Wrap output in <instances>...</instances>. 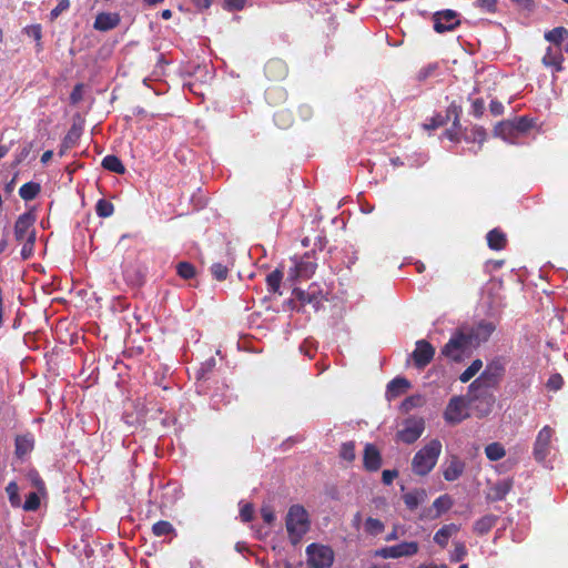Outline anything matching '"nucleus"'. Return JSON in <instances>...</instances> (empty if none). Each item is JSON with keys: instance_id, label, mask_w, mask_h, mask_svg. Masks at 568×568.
I'll return each mask as SVG.
<instances>
[{"instance_id": "nucleus-1", "label": "nucleus", "mask_w": 568, "mask_h": 568, "mask_svg": "<svg viewBox=\"0 0 568 568\" xmlns=\"http://www.w3.org/2000/svg\"><path fill=\"white\" fill-rule=\"evenodd\" d=\"M34 222L36 216L32 213L27 212L21 214L14 223V239L17 242L23 244L21 248L22 260H29L33 255L36 244Z\"/></svg>"}, {"instance_id": "nucleus-2", "label": "nucleus", "mask_w": 568, "mask_h": 568, "mask_svg": "<svg viewBox=\"0 0 568 568\" xmlns=\"http://www.w3.org/2000/svg\"><path fill=\"white\" fill-rule=\"evenodd\" d=\"M442 453L439 439L429 440L424 447L416 452L412 459V471L420 477L428 475L436 466Z\"/></svg>"}, {"instance_id": "nucleus-3", "label": "nucleus", "mask_w": 568, "mask_h": 568, "mask_svg": "<svg viewBox=\"0 0 568 568\" xmlns=\"http://www.w3.org/2000/svg\"><path fill=\"white\" fill-rule=\"evenodd\" d=\"M286 530L293 545L301 541L310 529V519L306 509L301 505L290 507L286 515Z\"/></svg>"}, {"instance_id": "nucleus-4", "label": "nucleus", "mask_w": 568, "mask_h": 568, "mask_svg": "<svg viewBox=\"0 0 568 568\" xmlns=\"http://www.w3.org/2000/svg\"><path fill=\"white\" fill-rule=\"evenodd\" d=\"M467 400L478 418L488 416L496 403L494 392L484 388L470 389L468 387Z\"/></svg>"}, {"instance_id": "nucleus-5", "label": "nucleus", "mask_w": 568, "mask_h": 568, "mask_svg": "<svg viewBox=\"0 0 568 568\" xmlns=\"http://www.w3.org/2000/svg\"><path fill=\"white\" fill-rule=\"evenodd\" d=\"M505 374V367L499 361H494L487 364L484 372L477 377L470 385V389L478 387L494 392L496 389Z\"/></svg>"}, {"instance_id": "nucleus-6", "label": "nucleus", "mask_w": 568, "mask_h": 568, "mask_svg": "<svg viewBox=\"0 0 568 568\" xmlns=\"http://www.w3.org/2000/svg\"><path fill=\"white\" fill-rule=\"evenodd\" d=\"M306 557L311 568H331L335 554L329 546L313 542L306 547Z\"/></svg>"}, {"instance_id": "nucleus-7", "label": "nucleus", "mask_w": 568, "mask_h": 568, "mask_svg": "<svg viewBox=\"0 0 568 568\" xmlns=\"http://www.w3.org/2000/svg\"><path fill=\"white\" fill-rule=\"evenodd\" d=\"M469 339L464 331L456 332L442 348V354L455 362H459L464 352L470 347Z\"/></svg>"}, {"instance_id": "nucleus-8", "label": "nucleus", "mask_w": 568, "mask_h": 568, "mask_svg": "<svg viewBox=\"0 0 568 568\" xmlns=\"http://www.w3.org/2000/svg\"><path fill=\"white\" fill-rule=\"evenodd\" d=\"M468 406V400L464 396L452 397L444 412L445 420L453 425L462 423L469 416L467 413Z\"/></svg>"}, {"instance_id": "nucleus-9", "label": "nucleus", "mask_w": 568, "mask_h": 568, "mask_svg": "<svg viewBox=\"0 0 568 568\" xmlns=\"http://www.w3.org/2000/svg\"><path fill=\"white\" fill-rule=\"evenodd\" d=\"M294 300L301 303V307L311 305L314 312H317L323 304L324 296L316 284H311L307 290L295 287L293 290Z\"/></svg>"}, {"instance_id": "nucleus-10", "label": "nucleus", "mask_w": 568, "mask_h": 568, "mask_svg": "<svg viewBox=\"0 0 568 568\" xmlns=\"http://www.w3.org/2000/svg\"><path fill=\"white\" fill-rule=\"evenodd\" d=\"M423 418L409 417L404 422L403 428L397 432V439L405 444L415 443L424 433Z\"/></svg>"}, {"instance_id": "nucleus-11", "label": "nucleus", "mask_w": 568, "mask_h": 568, "mask_svg": "<svg viewBox=\"0 0 568 568\" xmlns=\"http://www.w3.org/2000/svg\"><path fill=\"white\" fill-rule=\"evenodd\" d=\"M293 263L294 265L288 272V277L291 280H307L315 273L317 267L314 257L310 254H304L300 258H294Z\"/></svg>"}, {"instance_id": "nucleus-12", "label": "nucleus", "mask_w": 568, "mask_h": 568, "mask_svg": "<svg viewBox=\"0 0 568 568\" xmlns=\"http://www.w3.org/2000/svg\"><path fill=\"white\" fill-rule=\"evenodd\" d=\"M415 345L410 357L416 368L424 369L433 361L435 347L426 339H418Z\"/></svg>"}, {"instance_id": "nucleus-13", "label": "nucleus", "mask_w": 568, "mask_h": 568, "mask_svg": "<svg viewBox=\"0 0 568 568\" xmlns=\"http://www.w3.org/2000/svg\"><path fill=\"white\" fill-rule=\"evenodd\" d=\"M419 545L416 541H403L400 544L384 547L377 551V555L387 558L410 557L418 552Z\"/></svg>"}, {"instance_id": "nucleus-14", "label": "nucleus", "mask_w": 568, "mask_h": 568, "mask_svg": "<svg viewBox=\"0 0 568 568\" xmlns=\"http://www.w3.org/2000/svg\"><path fill=\"white\" fill-rule=\"evenodd\" d=\"M554 430L549 426L542 427L534 444V457L537 462H544L550 453V443Z\"/></svg>"}, {"instance_id": "nucleus-15", "label": "nucleus", "mask_w": 568, "mask_h": 568, "mask_svg": "<svg viewBox=\"0 0 568 568\" xmlns=\"http://www.w3.org/2000/svg\"><path fill=\"white\" fill-rule=\"evenodd\" d=\"M496 326L494 323L488 321H480L474 327L469 328L468 332H465L467 338L471 346H477L481 343H485L489 339L491 334L495 332Z\"/></svg>"}, {"instance_id": "nucleus-16", "label": "nucleus", "mask_w": 568, "mask_h": 568, "mask_svg": "<svg viewBox=\"0 0 568 568\" xmlns=\"http://www.w3.org/2000/svg\"><path fill=\"white\" fill-rule=\"evenodd\" d=\"M460 21L456 11L447 9L434 14V30L437 33L452 31L459 26Z\"/></svg>"}, {"instance_id": "nucleus-17", "label": "nucleus", "mask_w": 568, "mask_h": 568, "mask_svg": "<svg viewBox=\"0 0 568 568\" xmlns=\"http://www.w3.org/2000/svg\"><path fill=\"white\" fill-rule=\"evenodd\" d=\"M462 113V108L455 103H452L446 112V115L436 114L432 116L425 124L426 130H435L437 128H440L447 123L450 115L454 116V126L459 125V116Z\"/></svg>"}, {"instance_id": "nucleus-18", "label": "nucleus", "mask_w": 568, "mask_h": 568, "mask_svg": "<svg viewBox=\"0 0 568 568\" xmlns=\"http://www.w3.org/2000/svg\"><path fill=\"white\" fill-rule=\"evenodd\" d=\"M382 455L379 449L372 443H367L364 447L363 467L365 470L374 473L382 467Z\"/></svg>"}, {"instance_id": "nucleus-19", "label": "nucleus", "mask_w": 568, "mask_h": 568, "mask_svg": "<svg viewBox=\"0 0 568 568\" xmlns=\"http://www.w3.org/2000/svg\"><path fill=\"white\" fill-rule=\"evenodd\" d=\"M465 467V463L457 455H452L443 465L445 480H457L464 474Z\"/></svg>"}, {"instance_id": "nucleus-20", "label": "nucleus", "mask_w": 568, "mask_h": 568, "mask_svg": "<svg viewBox=\"0 0 568 568\" xmlns=\"http://www.w3.org/2000/svg\"><path fill=\"white\" fill-rule=\"evenodd\" d=\"M264 73L268 80L276 82L286 78L288 69L283 60L271 59L264 67Z\"/></svg>"}, {"instance_id": "nucleus-21", "label": "nucleus", "mask_w": 568, "mask_h": 568, "mask_svg": "<svg viewBox=\"0 0 568 568\" xmlns=\"http://www.w3.org/2000/svg\"><path fill=\"white\" fill-rule=\"evenodd\" d=\"M121 22V17L116 12H101L97 16L93 28L98 31L106 32L116 28Z\"/></svg>"}, {"instance_id": "nucleus-22", "label": "nucleus", "mask_w": 568, "mask_h": 568, "mask_svg": "<svg viewBox=\"0 0 568 568\" xmlns=\"http://www.w3.org/2000/svg\"><path fill=\"white\" fill-rule=\"evenodd\" d=\"M460 530V525L457 524H446L440 527L434 535V542L437 544L440 548H446L449 541V538L456 536Z\"/></svg>"}, {"instance_id": "nucleus-23", "label": "nucleus", "mask_w": 568, "mask_h": 568, "mask_svg": "<svg viewBox=\"0 0 568 568\" xmlns=\"http://www.w3.org/2000/svg\"><path fill=\"white\" fill-rule=\"evenodd\" d=\"M513 485L514 483L510 478L497 481L494 486L490 487L487 494V499L490 501L504 500L511 490Z\"/></svg>"}, {"instance_id": "nucleus-24", "label": "nucleus", "mask_w": 568, "mask_h": 568, "mask_svg": "<svg viewBox=\"0 0 568 568\" xmlns=\"http://www.w3.org/2000/svg\"><path fill=\"white\" fill-rule=\"evenodd\" d=\"M564 55L560 47H549L542 57V63L552 68L556 72L561 71Z\"/></svg>"}, {"instance_id": "nucleus-25", "label": "nucleus", "mask_w": 568, "mask_h": 568, "mask_svg": "<svg viewBox=\"0 0 568 568\" xmlns=\"http://www.w3.org/2000/svg\"><path fill=\"white\" fill-rule=\"evenodd\" d=\"M33 446L34 440L31 434L18 435L14 440V454L18 458H22L33 449Z\"/></svg>"}, {"instance_id": "nucleus-26", "label": "nucleus", "mask_w": 568, "mask_h": 568, "mask_svg": "<svg viewBox=\"0 0 568 568\" xmlns=\"http://www.w3.org/2000/svg\"><path fill=\"white\" fill-rule=\"evenodd\" d=\"M487 245L493 251H501L507 245V236L500 229H493L486 235Z\"/></svg>"}, {"instance_id": "nucleus-27", "label": "nucleus", "mask_w": 568, "mask_h": 568, "mask_svg": "<svg viewBox=\"0 0 568 568\" xmlns=\"http://www.w3.org/2000/svg\"><path fill=\"white\" fill-rule=\"evenodd\" d=\"M410 387V383L405 377H395L387 385V396L389 398H396L402 394L406 393Z\"/></svg>"}, {"instance_id": "nucleus-28", "label": "nucleus", "mask_w": 568, "mask_h": 568, "mask_svg": "<svg viewBox=\"0 0 568 568\" xmlns=\"http://www.w3.org/2000/svg\"><path fill=\"white\" fill-rule=\"evenodd\" d=\"M498 517L493 514L485 515L477 519L474 524V531L477 535L484 536L488 534L496 525Z\"/></svg>"}, {"instance_id": "nucleus-29", "label": "nucleus", "mask_w": 568, "mask_h": 568, "mask_svg": "<svg viewBox=\"0 0 568 568\" xmlns=\"http://www.w3.org/2000/svg\"><path fill=\"white\" fill-rule=\"evenodd\" d=\"M230 266H233V261L229 256L225 263H223V262L213 263L210 267V271H211L212 276L216 281L222 282L227 278Z\"/></svg>"}, {"instance_id": "nucleus-30", "label": "nucleus", "mask_w": 568, "mask_h": 568, "mask_svg": "<svg viewBox=\"0 0 568 568\" xmlns=\"http://www.w3.org/2000/svg\"><path fill=\"white\" fill-rule=\"evenodd\" d=\"M41 192V186L37 182H27L22 184L19 189V195L24 201H32L34 200L39 193Z\"/></svg>"}, {"instance_id": "nucleus-31", "label": "nucleus", "mask_w": 568, "mask_h": 568, "mask_svg": "<svg viewBox=\"0 0 568 568\" xmlns=\"http://www.w3.org/2000/svg\"><path fill=\"white\" fill-rule=\"evenodd\" d=\"M425 498L426 491L424 489L409 491L403 496L406 507L410 510H415Z\"/></svg>"}, {"instance_id": "nucleus-32", "label": "nucleus", "mask_w": 568, "mask_h": 568, "mask_svg": "<svg viewBox=\"0 0 568 568\" xmlns=\"http://www.w3.org/2000/svg\"><path fill=\"white\" fill-rule=\"evenodd\" d=\"M102 168L116 174L125 173V166L123 165L122 161L113 154H109L103 158Z\"/></svg>"}, {"instance_id": "nucleus-33", "label": "nucleus", "mask_w": 568, "mask_h": 568, "mask_svg": "<svg viewBox=\"0 0 568 568\" xmlns=\"http://www.w3.org/2000/svg\"><path fill=\"white\" fill-rule=\"evenodd\" d=\"M486 457L491 462H497L505 457L506 450L500 443H491L485 447Z\"/></svg>"}, {"instance_id": "nucleus-34", "label": "nucleus", "mask_w": 568, "mask_h": 568, "mask_svg": "<svg viewBox=\"0 0 568 568\" xmlns=\"http://www.w3.org/2000/svg\"><path fill=\"white\" fill-rule=\"evenodd\" d=\"M487 132L480 125H474L468 133L465 134V141L483 144L486 141Z\"/></svg>"}, {"instance_id": "nucleus-35", "label": "nucleus", "mask_w": 568, "mask_h": 568, "mask_svg": "<svg viewBox=\"0 0 568 568\" xmlns=\"http://www.w3.org/2000/svg\"><path fill=\"white\" fill-rule=\"evenodd\" d=\"M566 36H568V30L565 29L564 27H557L546 32L545 39L554 43V47H560Z\"/></svg>"}, {"instance_id": "nucleus-36", "label": "nucleus", "mask_w": 568, "mask_h": 568, "mask_svg": "<svg viewBox=\"0 0 568 568\" xmlns=\"http://www.w3.org/2000/svg\"><path fill=\"white\" fill-rule=\"evenodd\" d=\"M283 280V272L278 268L274 270L266 276L267 290L271 293H278Z\"/></svg>"}, {"instance_id": "nucleus-37", "label": "nucleus", "mask_w": 568, "mask_h": 568, "mask_svg": "<svg viewBox=\"0 0 568 568\" xmlns=\"http://www.w3.org/2000/svg\"><path fill=\"white\" fill-rule=\"evenodd\" d=\"M152 534L156 537H164L175 534L173 525L168 520H159L152 526Z\"/></svg>"}, {"instance_id": "nucleus-38", "label": "nucleus", "mask_w": 568, "mask_h": 568, "mask_svg": "<svg viewBox=\"0 0 568 568\" xmlns=\"http://www.w3.org/2000/svg\"><path fill=\"white\" fill-rule=\"evenodd\" d=\"M453 506V499L449 495L445 494L436 498L433 503V507L436 509V517L448 511Z\"/></svg>"}, {"instance_id": "nucleus-39", "label": "nucleus", "mask_w": 568, "mask_h": 568, "mask_svg": "<svg viewBox=\"0 0 568 568\" xmlns=\"http://www.w3.org/2000/svg\"><path fill=\"white\" fill-rule=\"evenodd\" d=\"M27 477L30 480V483L32 484V486L37 489V491L41 496L47 495L45 484H44L43 479L41 478L40 474L38 473V470H36V469L29 470Z\"/></svg>"}, {"instance_id": "nucleus-40", "label": "nucleus", "mask_w": 568, "mask_h": 568, "mask_svg": "<svg viewBox=\"0 0 568 568\" xmlns=\"http://www.w3.org/2000/svg\"><path fill=\"white\" fill-rule=\"evenodd\" d=\"M494 133L496 136H500L507 140L510 136H514V126L510 120L500 121L494 129Z\"/></svg>"}, {"instance_id": "nucleus-41", "label": "nucleus", "mask_w": 568, "mask_h": 568, "mask_svg": "<svg viewBox=\"0 0 568 568\" xmlns=\"http://www.w3.org/2000/svg\"><path fill=\"white\" fill-rule=\"evenodd\" d=\"M355 447L353 440L343 443L339 448V457L347 463L354 462L356 458Z\"/></svg>"}, {"instance_id": "nucleus-42", "label": "nucleus", "mask_w": 568, "mask_h": 568, "mask_svg": "<svg viewBox=\"0 0 568 568\" xmlns=\"http://www.w3.org/2000/svg\"><path fill=\"white\" fill-rule=\"evenodd\" d=\"M95 212L99 217H110L114 213V205L105 199H100L95 204Z\"/></svg>"}, {"instance_id": "nucleus-43", "label": "nucleus", "mask_w": 568, "mask_h": 568, "mask_svg": "<svg viewBox=\"0 0 568 568\" xmlns=\"http://www.w3.org/2000/svg\"><path fill=\"white\" fill-rule=\"evenodd\" d=\"M483 367L480 359H475L473 363L460 374L459 381L462 383L469 382Z\"/></svg>"}, {"instance_id": "nucleus-44", "label": "nucleus", "mask_w": 568, "mask_h": 568, "mask_svg": "<svg viewBox=\"0 0 568 568\" xmlns=\"http://www.w3.org/2000/svg\"><path fill=\"white\" fill-rule=\"evenodd\" d=\"M176 273L183 280H191L195 276V266L190 262H180L176 265Z\"/></svg>"}, {"instance_id": "nucleus-45", "label": "nucleus", "mask_w": 568, "mask_h": 568, "mask_svg": "<svg viewBox=\"0 0 568 568\" xmlns=\"http://www.w3.org/2000/svg\"><path fill=\"white\" fill-rule=\"evenodd\" d=\"M385 529V525L382 520L373 517H368L365 521V530L367 534L377 536Z\"/></svg>"}, {"instance_id": "nucleus-46", "label": "nucleus", "mask_w": 568, "mask_h": 568, "mask_svg": "<svg viewBox=\"0 0 568 568\" xmlns=\"http://www.w3.org/2000/svg\"><path fill=\"white\" fill-rule=\"evenodd\" d=\"M514 126V135L516 133L527 132L530 128H532V120L527 116H519L510 120Z\"/></svg>"}, {"instance_id": "nucleus-47", "label": "nucleus", "mask_w": 568, "mask_h": 568, "mask_svg": "<svg viewBox=\"0 0 568 568\" xmlns=\"http://www.w3.org/2000/svg\"><path fill=\"white\" fill-rule=\"evenodd\" d=\"M467 554L468 552L465 544L462 541H455L454 549L450 552L449 559L452 562H460L466 558Z\"/></svg>"}, {"instance_id": "nucleus-48", "label": "nucleus", "mask_w": 568, "mask_h": 568, "mask_svg": "<svg viewBox=\"0 0 568 568\" xmlns=\"http://www.w3.org/2000/svg\"><path fill=\"white\" fill-rule=\"evenodd\" d=\"M6 491L9 497V501L12 507H19L21 505L20 496H19V486L16 481H10L6 487Z\"/></svg>"}, {"instance_id": "nucleus-49", "label": "nucleus", "mask_w": 568, "mask_h": 568, "mask_svg": "<svg viewBox=\"0 0 568 568\" xmlns=\"http://www.w3.org/2000/svg\"><path fill=\"white\" fill-rule=\"evenodd\" d=\"M274 122L278 128L285 129L292 124L293 119L286 110H278L274 113Z\"/></svg>"}, {"instance_id": "nucleus-50", "label": "nucleus", "mask_w": 568, "mask_h": 568, "mask_svg": "<svg viewBox=\"0 0 568 568\" xmlns=\"http://www.w3.org/2000/svg\"><path fill=\"white\" fill-rule=\"evenodd\" d=\"M79 134L72 129L68 132V134L64 136L61 148L59 151V155L62 156L69 150L75 144V141L78 140Z\"/></svg>"}, {"instance_id": "nucleus-51", "label": "nucleus", "mask_w": 568, "mask_h": 568, "mask_svg": "<svg viewBox=\"0 0 568 568\" xmlns=\"http://www.w3.org/2000/svg\"><path fill=\"white\" fill-rule=\"evenodd\" d=\"M22 507L26 511H36L40 507V494L30 493Z\"/></svg>"}, {"instance_id": "nucleus-52", "label": "nucleus", "mask_w": 568, "mask_h": 568, "mask_svg": "<svg viewBox=\"0 0 568 568\" xmlns=\"http://www.w3.org/2000/svg\"><path fill=\"white\" fill-rule=\"evenodd\" d=\"M562 385L564 378L559 373L552 374L546 383L547 389L551 392H558L559 389H561Z\"/></svg>"}, {"instance_id": "nucleus-53", "label": "nucleus", "mask_w": 568, "mask_h": 568, "mask_svg": "<svg viewBox=\"0 0 568 568\" xmlns=\"http://www.w3.org/2000/svg\"><path fill=\"white\" fill-rule=\"evenodd\" d=\"M69 7V0H59L58 4L50 12L51 20H55L63 11H67Z\"/></svg>"}, {"instance_id": "nucleus-54", "label": "nucleus", "mask_w": 568, "mask_h": 568, "mask_svg": "<svg viewBox=\"0 0 568 568\" xmlns=\"http://www.w3.org/2000/svg\"><path fill=\"white\" fill-rule=\"evenodd\" d=\"M485 112V102L483 99L478 98L471 101V114L479 119L483 116Z\"/></svg>"}, {"instance_id": "nucleus-55", "label": "nucleus", "mask_w": 568, "mask_h": 568, "mask_svg": "<svg viewBox=\"0 0 568 568\" xmlns=\"http://www.w3.org/2000/svg\"><path fill=\"white\" fill-rule=\"evenodd\" d=\"M240 516L242 521L250 523L254 517V507L252 504H245L241 507Z\"/></svg>"}, {"instance_id": "nucleus-56", "label": "nucleus", "mask_w": 568, "mask_h": 568, "mask_svg": "<svg viewBox=\"0 0 568 568\" xmlns=\"http://www.w3.org/2000/svg\"><path fill=\"white\" fill-rule=\"evenodd\" d=\"M476 6L486 12L494 13L497 9V0H476Z\"/></svg>"}, {"instance_id": "nucleus-57", "label": "nucleus", "mask_w": 568, "mask_h": 568, "mask_svg": "<svg viewBox=\"0 0 568 568\" xmlns=\"http://www.w3.org/2000/svg\"><path fill=\"white\" fill-rule=\"evenodd\" d=\"M261 516H262L264 523H266L267 525H272L275 520V514H274L272 507H270V506H263L261 508Z\"/></svg>"}, {"instance_id": "nucleus-58", "label": "nucleus", "mask_w": 568, "mask_h": 568, "mask_svg": "<svg viewBox=\"0 0 568 568\" xmlns=\"http://www.w3.org/2000/svg\"><path fill=\"white\" fill-rule=\"evenodd\" d=\"M398 477V471L396 469H385L382 473V481L384 485H390L395 478Z\"/></svg>"}, {"instance_id": "nucleus-59", "label": "nucleus", "mask_w": 568, "mask_h": 568, "mask_svg": "<svg viewBox=\"0 0 568 568\" xmlns=\"http://www.w3.org/2000/svg\"><path fill=\"white\" fill-rule=\"evenodd\" d=\"M504 105L500 101H497V100H493L490 103H489V111L490 113L494 115V116H499L504 113Z\"/></svg>"}, {"instance_id": "nucleus-60", "label": "nucleus", "mask_w": 568, "mask_h": 568, "mask_svg": "<svg viewBox=\"0 0 568 568\" xmlns=\"http://www.w3.org/2000/svg\"><path fill=\"white\" fill-rule=\"evenodd\" d=\"M27 33L32 37L36 41H40L41 38H42V31H41V26L40 24H36V26H31L28 30H27Z\"/></svg>"}, {"instance_id": "nucleus-61", "label": "nucleus", "mask_w": 568, "mask_h": 568, "mask_svg": "<svg viewBox=\"0 0 568 568\" xmlns=\"http://www.w3.org/2000/svg\"><path fill=\"white\" fill-rule=\"evenodd\" d=\"M82 99V84H77L71 94H70V100L72 103H78L80 102V100Z\"/></svg>"}, {"instance_id": "nucleus-62", "label": "nucleus", "mask_w": 568, "mask_h": 568, "mask_svg": "<svg viewBox=\"0 0 568 568\" xmlns=\"http://www.w3.org/2000/svg\"><path fill=\"white\" fill-rule=\"evenodd\" d=\"M459 130H460V124H459V125H457V126H454V125H453V128H452V129H448V130H446V131L444 132V135H445L448 140H450V141H458V140H459V136H458V134H459V132H458V131H459Z\"/></svg>"}, {"instance_id": "nucleus-63", "label": "nucleus", "mask_w": 568, "mask_h": 568, "mask_svg": "<svg viewBox=\"0 0 568 568\" xmlns=\"http://www.w3.org/2000/svg\"><path fill=\"white\" fill-rule=\"evenodd\" d=\"M224 1H225L226 9L241 10L244 7L246 0H224Z\"/></svg>"}, {"instance_id": "nucleus-64", "label": "nucleus", "mask_w": 568, "mask_h": 568, "mask_svg": "<svg viewBox=\"0 0 568 568\" xmlns=\"http://www.w3.org/2000/svg\"><path fill=\"white\" fill-rule=\"evenodd\" d=\"M435 70V67L428 65L427 68L422 69L418 72L417 79L419 81L426 80Z\"/></svg>"}]
</instances>
